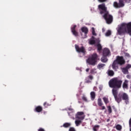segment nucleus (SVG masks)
<instances>
[{
    "mask_svg": "<svg viewBox=\"0 0 131 131\" xmlns=\"http://www.w3.org/2000/svg\"><path fill=\"white\" fill-rule=\"evenodd\" d=\"M98 10L100 11V14H104L103 15V18L105 19L107 24H110V23L112 22L113 17L108 13L107 8H106L105 4L98 5Z\"/></svg>",
    "mask_w": 131,
    "mask_h": 131,
    "instance_id": "obj_1",
    "label": "nucleus"
},
{
    "mask_svg": "<svg viewBox=\"0 0 131 131\" xmlns=\"http://www.w3.org/2000/svg\"><path fill=\"white\" fill-rule=\"evenodd\" d=\"M125 63L122 56H117L116 59L113 62L112 68L114 70L118 69V65H123Z\"/></svg>",
    "mask_w": 131,
    "mask_h": 131,
    "instance_id": "obj_2",
    "label": "nucleus"
},
{
    "mask_svg": "<svg viewBox=\"0 0 131 131\" xmlns=\"http://www.w3.org/2000/svg\"><path fill=\"white\" fill-rule=\"evenodd\" d=\"M121 83H122V81L118 80L116 78L110 80L108 82L110 88H114V89L121 88Z\"/></svg>",
    "mask_w": 131,
    "mask_h": 131,
    "instance_id": "obj_3",
    "label": "nucleus"
},
{
    "mask_svg": "<svg viewBox=\"0 0 131 131\" xmlns=\"http://www.w3.org/2000/svg\"><path fill=\"white\" fill-rule=\"evenodd\" d=\"M76 118L77 119L75 121V123L76 126H78L81 123V120L84 119V116L83 115V112H79L76 115Z\"/></svg>",
    "mask_w": 131,
    "mask_h": 131,
    "instance_id": "obj_4",
    "label": "nucleus"
},
{
    "mask_svg": "<svg viewBox=\"0 0 131 131\" xmlns=\"http://www.w3.org/2000/svg\"><path fill=\"white\" fill-rule=\"evenodd\" d=\"M97 59L98 55L96 53H94L86 60V62L90 65H95L97 63Z\"/></svg>",
    "mask_w": 131,
    "mask_h": 131,
    "instance_id": "obj_5",
    "label": "nucleus"
},
{
    "mask_svg": "<svg viewBox=\"0 0 131 131\" xmlns=\"http://www.w3.org/2000/svg\"><path fill=\"white\" fill-rule=\"evenodd\" d=\"M96 42H97L98 43L97 45L98 52H101V51L102 50V46L101 45V44L99 43V42H100V39H97L95 40L94 37H92V38L90 39L89 41V43L90 45H94L96 43Z\"/></svg>",
    "mask_w": 131,
    "mask_h": 131,
    "instance_id": "obj_6",
    "label": "nucleus"
},
{
    "mask_svg": "<svg viewBox=\"0 0 131 131\" xmlns=\"http://www.w3.org/2000/svg\"><path fill=\"white\" fill-rule=\"evenodd\" d=\"M113 6L116 9H118V8H122V7H124V2H123V0H119V3L115 2H114Z\"/></svg>",
    "mask_w": 131,
    "mask_h": 131,
    "instance_id": "obj_7",
    "label": "nucleus"
},
{
    "mask_svg": "<svg viewBox=\"0 0 131 131\" xmlns=\"http://www.w3.org/2000/svg\"><path fill=\"white\" fill-rule=\"evenodd\" d=\"M75 47L76 50L78 53H82L83 55H84L85 50H84V48L83 47L79 48V47H78V46L77 45H75Z\"/></svg>",
    "mask_w": 131,
    "mask_h": 131,
    "instance_id": "obj_8",
    "label": "nucleus"
},
{
    "mask_svg": "<svg viewBox=\"0 0 131 131\" xmlns=\"http://www.w3.org/2000/svg\"><path fill=\"white\" fill-rule=\"evenodd\" d=\"M82 32H84V35L82 36L83 38H85L86 37V34H88V32H89V30L88 29V28L84 27L81 28Z\"/></svg>",
    "mask_w": 131,
    "mask_h": 131,
    "instance_id": "obj_9",
    "label": "nucleus"
},
{
    "mask_svg": "<svg viewBox=\"0 0 131 131\" xmlns=\"http://www.w3.org/2000/svg\"><path fill=\"white\" fill-rule=\"evenodd\" d=\"M102 56H110V50L108 48H104L103 50Z\"/></svg>",
    "mask_w": 131,
    "mask_h": 131,
    "instance_id": "obj_10",
    "label": "nucleus"
},
{
    "mask_svg": "<svg viewBox=\"0 0 131 131\" xmlns=\"http://www.w3.org/2000/svg\"><path fill=\"white\" fill-rule=\"evenodd\" d=\"M113 95L115 97V100H117V102H118V103H119L121 100H120V99H119V100L117 99V91H116V90H115V89H113Z\"/></svg>",
    "mask_w": 131,
    "mask_h": 131,
    "instance_id": "obj_11",
    "label": "nucleus"
},
{
    "mask_svg": "<svg viewBox=\"0 0 131 131\" xmlns=\"http://www.w3.org/2000/svg\"><path fill=\"white\" fill-rule=\"evenodd\" d=\"M75 28H76V25H74L73 27L71 28L72 32L75 36H77L78 35V33L76 31H75Z\"/></svg>",
    "mask_w": 131,
    "mask_h": 131,
    "instance_id": "obj_12",
    "label": "nucleus"
},
{
    "mask_svg": "<svg viewBox=\"0 0 131 131\" xmlns=\"http://www.w3.org/2000/svg\"><path fill=\"white\" fill-rule=\"evenodd\" d=\"M128 81H127V80H125L123 83V86H122L123 89L124 90H125V89L127 90V88H128Z\"/></svg>",
    "mask_w": 131,
    "mask_h": 131,
    "instance_id": "obj_13",
    "label": "nucleus"
},
{
    "mask_svg": "<svg viewBox=\"0 0 131 131\" xmlns=\"http://www.w3.org/2000/svg\"><path fill=\"white\" fill-rule=\"evenodd\" d=\"M101 62H103V63H105V62H107L108 61V59L107 58V56H104L102 55V57H101Z\"/></svg>",
    "mask_w": 131,
    "mask_h": 131,
    "instance_id": "obj_14",
    "label": "nucleus"
},
{
    "mask_svg": "<svg viewBox=\"0 0 131 131\" xmlns=\"http://www.w3.org/2000/svg\"><path fill=\"white\" fill-rule=\"evenodd\" d=\"M122 98L123 100H125V101H127L128 100V96H127V94L125 93H123L122 94Z\"/></svg>",
    "mask_w": 131,
    "mask_h": 131,
    "instance_id": "obj_15",
    "label": "nucleus"
},
{
    "mask_svg": "<svg viewBox=\"0 0 131 131\" xmlns=\"http://www.w3.org/2000/svg\"><path fill=\"white\" fill-rule=\"evenodd\" d=\"M104 67H105V64H103V63H99L97 66L98 69H99L100 70H101V69H103Z\"/></svg>",
    "mask_w": 131,
    "mask_h": 131,
    "instance_id": "obj_16",
    "label": "nucleus"
},
{
    "mask_svg": "<svg viewBox=\"0 0 131 131\" xmlns=\"http://www.w3.org/2000/svg\"><path fill=\"white\" fill-rule=\"evenodd\" d=\"M90 95H91V99L92 100V101H94V100H95V98L96 97V94L94 92H92L90 93Z\"/></svg>",
    "mask_w": 131,
    "mask_h": 131,
    "instance_id": "obj_17",
    "label": "nucleus"
},
{
    "mask_svg": "<svg viewBox=\"0 0 131 131\" xmlns=\"http://www.w3.org/2000/svg\"><path fill=\"white\" fill-rule=\"evenodd\" d=\"M35 110L36 112H41V110H42V108L41 106H37L36 107Z\"/></svg>",
    "mask_w": 131,
    "mask_h": 131,
    "instance_id": "obj_18",
    "label": "nucleus"
},
{
    "mask_svg": "<svg viewBox=\"0 0 131 131\" xmlns=\"http://www.w3.org/2000/svg\"><path fill=\"white\" fill-rule=\"evenodd\" d=\"M107 73L110 76H113V75H114V72L112 70L108 71Z\"/></svg>",
    "mask_w": 131,
    "mask_h": 131,
    "instance_id": "obj_19",
    "label": "nucleus"
},
{
    "mask_svg": "<svg viewBox=\"0 0 131 131\" xmlns=\"http://www.w3.org/2000/svg\"><path fill=\"white\" fill-rule=\"evenodd\" d=\"M116 128L117 129V130H121L122 127L121 125L118 124L116 126Z\"/></svg>",
    "mask_w": 131,
    "mask_h": 131,
    "instance_id": "obj_20",
    "label": "nucleus"
},
{
    "mask_svg": "<svg viewBox=\"0 0 131 131\" xmlns=\"http://www.w3.org/2000/svg\"><path fill=\"white\" fill-rule=\"evenodd\" d=\"M103 100L105 103V104H108L109 103V100H108V98L107 97H103Z\"/></svg>",
    "mask_w": 131,
    "mask_h": 131,
    "instance_id": "obj_21",
    "label": "nucleus"
},
{
    "mask_svg": "<svg viewBox=\"0 0 131 131\" xmlns=\"http://www.w3.org/2000/svg\"><path fill=\"white\" fill-rule=\"evenodd\" d=\"M71 125V124L70 123H65L63 124V127H69Z\"/></svg>",
    "mask_w": 131,
    "mask_h": 131,
    "instance_id": "obj_22",
    "label": "nucleus"
},
{
    "mask_svg": "<svg viewBox=\"0 0 131 131\" xmlns=\"http://www.w3.org/2000/svg\"><path fill=\"white\" fill-rule=\"evenodd\" d=\"M98 105L99 106H102V105H103V103L102 102V100L101 98L98 99Z\"/></svg>",
    "mask_w": 131,
    "mask_h": 131,
    "instance_id": "obj_23",
    "label": "nucleus"
},
{
    "mask_svg": "<svg viewBox=\"0 0 131 131\" xmlns=\"http://www.w3.org/2000/svg\"><path fill=\"white\" fill-rule=\"evenodd\" d=\"M122 71L124 73V74H127L128 72L127 69L126 68L122 69Z\"/></svg>",
    "mask_w": 131,
    "mask_h": 131,
    "instance_id": "obj_24",
    "label": "nucleus"
},
{
    "mask_svg": "<svg viewBox=\"0 0 131 131\" xmlns=\"http://www.w3.org/2000/svg\"><path fill=\"white\" fill-rule=\"evenodd\" d=\"M110 35H111V31L108 30L106 32L105 36H110Z\"/></svg>",
    "mask_w": 131,
    "mask_h": 131,
    "instance_id": "obj_25",
    "label": "nucleus"
},
{
    "mask_svg": "<svg viewBox=\"0 0 131 131\" xmlns=\"http://www.w3.org/2000/svg\"><path fill=\"white\" fill-rule=\"evenodd\" d=\"M99 127H100L99 125L94 126V127H93V130L96 131L97 129H99Z\"/></svg>",
    "mask_w": 131,
    "mask_h": 131,
    "instance_id": "obj_26",
    "label": "nucleus"
},
{
    "mask_svg": "<svg viewBox=\"0 0 131 131\" xmlns=\"http://www.w3.org/2000/svg\"><path fill=\"white\" fill-rule=\"evenodd\" d=\"M107 109H108V111L109 113H112V110L111 109V106H107Z\"/></svg>",
    "mask_w": 131,
    "mask_h": 131,
    "instance_id": "obj_27",
    "label": "nucleus"
},
{
    "mask_svg": "<svg viewBox=\"0 0 131 131\" xmlns=\"http://www.w3.org/2000/svg\"><path fill=\"white\" fill-rule=\"evenodd\" d=\"M92 34L93 35H96V32H95V28H92Z\"/></svg>",
    "mask_w": 131,
    "mask_h": 131,
    "instance_id": "obj_28",
    "label": "nucleus"
},
{
    "mask_svg": "<svg viewBox=\"0 0 131 131\" xmlns=\"http://www.w3.org/2000/svg\"><path fill=\"white\" fill-rule=\"evenodd\" d=\"M69 131H75V129L74 127H70Z\"/></svg>",
    "mask_w": 131,
    "mask_h": 131,
    "instance_id": "obj_29",
    "label": "nucleus"
},
{
    "mask_svg": "<svg viewBox=\"0 0 131 131\" xmlns=\"http://www.w3.org/2000/svg\"><path fill=\"white\" fill-rule=\"evenodd\" d=\"M82 99L83 100V101H85V102H86V101H88L86 97H85V96L82 97Z\"/></svg>",
    "mask_w": 131,
    "mask_h": 131,
    "instance_id": "obj_30",
    "label": "nucleus"
},
{
    "mask_svg": "<svg viewBox=\"0 0 131 131\" xmlns=\"http://www.w3.org/2000/svg\"><path fill=\"white\" fill-rule=\"evenodd\" d=\"M43 105H44L45 107H48V106H50V105H49L48 103H47V102L44 103Z\"/></svg>",
    "mask_w": 131,
    "mask_h": 131,
    "instance_id": "obj_31",
    "label": "nucleus"
},
{
    "mask_svg": "<svg viewBox=\"0 0 131 131\" xmlns=\"http://www.w3.org/2000/svg\"><path fill=\"white\" fill-rule=\"evenodd\" d=\"M127 69H129V68H131V64H128L127 66H126V68Z\"/></svg>",
    "mask_w": 131,
    "mask_h": 131,
    "instance_id": "obj_32",
    "label": "nucleus"
},
{
    "mask_svg": "<svg viewBox=\"0 0 131 131\" xmlns=\"http://www.w3.org/2000/svg\"><path fill=\"white\" fill-rule=\"evenodd\" d=\"M99 3H104V2H106V0H98Z\"/></svg>",
    "mask_w": 131,
    "mask_h": 131,
    "instance_id": "obj_33",
    "label": "nucleus"
},
{
    "mask_svg": "<svg viewBox=\"0 0 131 131\" xmlns=\"http://www.w3.org/2000/svg\"><path fill=\"white\" fill-rule=\"evenodd\" d=\"M88 78H89V79H90V80H92V79H93V77H92V76H89L88 77Z\"/></svg>",
    "mask_w": 131,
    "mask_h": 131,
    "instance_id": "obj_34",
    "label": "nucleus"
},
{
    "mask_svg": "<svg viewBox=\"0 0 131 131\" xmlns=\"http://www.w3.org/2000/svg\"><path fill=\"white\" fill-rule=\"evenodd\" d=\"M101 110H104L105 109H106V107H105V106H101Z\"/></svg>",
    "mask_w": 131,
    "mask_h": 131,
    "instance_id": "obj_35",
    "label": "nucleus"
},
{
    "mask_svg": "<svg viewBox=\"0 0 131 131\" xmlns=\"http://www.w3.org/2000/svg\"><path fill=\"white\" fill-rule=\"evenodd\" d=\"M125 55L126 57H129V54L128 53H125Z\"/></svg>",
    "mask_w": 131,
    "mask_h": 131,
    "instance_id": "obj_36",
    "label": "nucleus"
},
{
    "mask_svg": "<svg viewBox=\"0 0 131 131\" xmlns=\"http://www.w3.org/2000/svg\"><path fill=\"white\" fill-rule=\"evenodd\" d=\"M38 131H45V129H42V128H40L38 129Z\"/></svg>",
    "mask_w": 131,
    "mask_h": 131,
    "instance_id": "obj_37",
    "label": "nucleus"
},
{
    "mask_svg": "<svg viewBox=\"0 0 131 131\" xmlns=\"http://www.w3.org/2000/svg\"><path fill=\"white\" fill-rule=\"evenodd\" d=\"M126 77H127V78H128L129 79H130V76H129V75H127Z\"/></svg>",
    "mask_w": 131,
    "mask_h": 131,
    "instance_id": "obj_38",
    "label": "nucleus"
},
{
    "mask_svg": "<svg viewBox=\"0 0 131 131\" xmlns=\"http://www.w3.org/2000/svg\"><path fill=\"white\" fill-rule=\"evenodd\" d=\"M69 111H71L72 112H73V110L72 108H69Z\"/></svg>",
    "mask_w": 131,
    "mask_h": 131,
    "instance_id": "obj_39",
    "label": "nucleus"
},
{
    "mask_svg": "<svg viewBox=\"0 0 131 131\" xmlns=\"http://www.w3.org/2000/svg\"><path fill=\"white\" fill-rule=\"evenodd\" d=\"M89 70H90V69H86V72H89Z\"/></svg>",
    "mask_w": 131,
    "mask_h": 131,
    "instance_id": "obj_40",
    "label": "nucleus"
},
{
    "mask_svg": "<svg viewBox=\"0 0 131 131\" xmlns=\"http://www.w3.org/2000/svg\"><path fill=\"white\" fill-rule=\"evenodd\" d=\"M102 32H105V29L102 28Z\"/></svg>",
    "mask_w": 131,
    "mask_h": 131,
    "instance_id": "obj_41",
    "label": "nucleus"
},
{
    "mask_svg": "<svg viewBox=\"0 0 131 131\" xmlns=\"http://www.w3.org/2000/svg\"><path fill=\"white\" fill-rule=\"evenodd\" d=\"M69 115H70V112H68Z\"/></svg>",
    "mask_w": 131,
    "mask_h": 131,
    "instance_id": "obj_42",
    "label": "nucleus"
},
{
    "mask_svg": "<svg viewBox=\"0 0 131 131\" xmlns=\"http://www.w3.org/2000/svg\"><path fill=\"white\" fill-rule=\"evenodd\" d=\"M87 82H91V81H87Z\"/></svg>",
    "mask_w": 131,
    "mask_h": 131,
    "instance_id": "obj_43",
    "label": "nucleus"
},
{
    "mask_svg": "<svg viewBox=\"0 0 131 131\" xmlns=\"http://www.w3.org/2000/svg\"><path fill=\"white\" fill-rule=\"evenodd\" d=\"M130 127V131H131V126H129Z\"/></svg>",
    "mask_w": 131,
    "mask_h": 131,
    "instance_id": "obj_44",
    "label": "nucleus"
},
{
    "mask_svg": "<svg viewBox=\"0 0 131 131\" xmlns=\"http://www.w3.org/2000/svg\"><path fill=\"white\" fill-rule=\"evenodd\" d=\"M91 73H93V70L91 71Z\"/></svg>",
    "mask_w": 131,
    "mask_h": 131,
    "instance_id": "obj_45",
    "label": "nucleus"
},
{
    "mask_svg": "<svg viewBox=\"0 0 131 131\" xmlns=\"http://www.w3.org/2000/svg\"><path fill=\"white\" fill-rule=\"evenodd\" d=\"M130 89H131V86H130Z\"/></svg>",
    "mask_w": 131,
    "mask_h": 131,
    "instance_id": "obj_46",
    "label": "nucleus"
}]
</instances>
